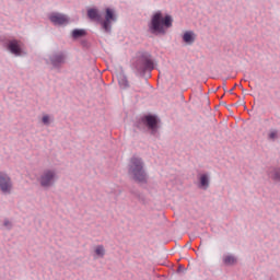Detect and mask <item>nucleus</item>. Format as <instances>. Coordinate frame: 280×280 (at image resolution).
Masks as SVG:
<instances>
[{
    "instance_id": "19",
    "label": "nucleus",
    "mask_w": 280,
    "mask_h": 280,
    "mask_svg": "<svg viewBox=\"0 0 280 280\" xmlns=\"http://www.w3.org/2000/svg\"><path fill=\"white\" fill-rule=\"evenodd\" d=\"M88 16L89 19H92V21H100V13L96 9L88 10Z\"/></svg>"
},
{
    "instance_id": "13",
    "label": "nucleus",
    "mask_w": 280,
    "mask_h": 280,
    "mask_svg": "<svg viewBox=\"0 0 280 280\" xmlns=\"http://www.w3.org/2000/svg\"><path fill=\"white\" fill-rule=\"evenodd\" d=\"M86 36V31L84 28H75L72 31V38L78 40V38H84Z\"/></svg>"
},
{
    "instance_id": "23",
    "label": "nucleus",
    "mask_w": 280,
    "mask_h": 280,
    "mask_svg": "<svg viewBox=\"0 0 280 280\" xmlns=\"http://www.w3.org/2000/svg\"><path fill=\"white\" fill-rule=\"evenodd\" d=\"M177 272L178 273L185 272V267H183V265H179L178 268H177Z\"/></svg>"
},
{
    "instance_id": "17",
    "label": "nucleus",
    "mask_w": 280,
    "mask_h": 280,
    "mask_svg": "<svg viewBox=\"0 0 280 280\" xmlns=\"http://www.w3.org/2000/svg\"><path fill=\"white\" fill-rule=\"evenodd\" d=\"M269 176L273 183H280V168H273L270 171Z\"/></svg>"
},
{
    "instance_id": "20",
    "label": "nucleus",
    "mask_w": 280,
    "mask_h": 280,
    "mask_svg": "<svg viewBox=\"0 0 280 280\" xmlns=\"http://www.w3.org/2000/svg\"><path fill=\"white\" fill-rule=\"evenodd\" d=\"M51 121H54V119H51L49 115H44L42 117V124H44V126H50Z\"/></svg>"
},
{
    "instance_id": "7",
    "label": "nucleus",
    "mask_w": 280,
    "mask_h": 280,
    "mask_svg": "<svg viewBox=\"0 0 280 280\" xmlns=\"http://www.w3.org/2000/svg\"><path fill=\"white\" fill-rule=\"evenodd\" d=\"M49 62L52 69H62L63 65H67V52L55 51L49 55Z\"/></svg>"
},
{
    "instance_id": "21",
    "label": "nucleus",
    "mask_w": 280,
    "mask_h": 280,
    "mask_svg": "<svg viewBox=\"0 0 280 280\" xmlns=\"http://www.w3.org/2000/svg\"><path fill=\"white\" fill-rule=\"evenodd\" d=\"M3 226L7 229V231H12V229L14 228V223H12V221H10L9 219H4Z\"/></svg>"
},
{
    "instance_id": "8",
    "label": "nucleus",
    "mask_w": 280,
    "mask_h": 280,
    "mask_svg": "<svg viewBox=\"0 0 280 280\" xmlns=\"http://www.w3.org/2000/svg\"><path fill=\"white\" fill-rule=\"evenodd\" d=\"M0 189L2 194H10L12 191V179L4 173H0Z\"/></svg>"
},
{
    "instance_id": "22",
    "label": "nucleus",
    "mask_w": 280,
    "mask_h": 280,
    "mask_svg": "<svg viewBox=\"0 0 280 280\" xmlns=\"http://www.w3.org/2000/svg\"><path fill=\"white\" fill-rule=\"evenodd\" d=\"M131 194H133V196L138 198V200H143V195H141L139 191H131Z\"/></svg>"
},
{
    "instance_id": "4",
    "label": "nucleus",
    "mask_w": 280,
    "mask_h": 280,
    "mask_svg": "<svg viewBox=\"0 0 280 280\" xmlns=\"http://www.w3.org/2000/svg\"><path fill=\"white\" fill-rule=\"evenodd\" d=\"M132 69L137 75H145L148 71H154V60L150 52H140L132 63Z\"/></svg>"
},
{
    "instance_id": "9",
    "label": "nucleus",
    "mask_w": 280,
    "mask_h": 280,
    "mask_svg": "<svg viewBox=\"0 0 280 280\" xmlns=\"http://www.w3.org/2000/svg\"><path fill=\"white\" fill-rule=\"evenodd\" d=\"M50 23L55 25H68L69 24V18L62 13H51L49 15Z\"/></svg>"
},
{
    "instance_id": "3",
    "label": "nucleus",
    "mask_w": 280,
    "mask_h": 280,
    "mask_svg": "<svg viewBox=\"0 0 280 280\" xmlns=\"http://www.w3.org/2000/svg\"><path fill=\"white\" fill-rule=\"evenodd\" d=\"M128 174L135 183H138L139 185L148 184V173L145 172V164L141 158L132 156L130 159Z\"/></svg>"
},
{
    "instance_id": "15",
    "label": "nucleus",
    "mask_w": 280,
    "mask_h": 280,
    "mask_svg": "<svg viewBox=\"0 0 280 280\" xmlns=\"http://www.w3.org/2000/svg\"><path fill=\"white\" fill-rule=\"evenodd\" d=\"M223 264L225 266H233L234 264H237V258L233 255H225L223 256Z\"/></svg>"
},
{
    "instance_id": "10",
    "label": "nucleus",
    "mask_w": 280,
    "mask_h": 280,
    "mask_svg": "<svg viewBox=\"0 0 280 280\" xmlns=\"http://www.w3.org/2000/svg\"><path fill=\"white\" fill-rule=\"evenodd\" d=\"M8 49L13 56H23V48H21V44H19V40L16 39L9 40Z\"/></svg>"
},
{
    "instance_id": "11",
    "label": "nucleus",
    "mask_w": 280,
    "mask_h": 280,
    "mask_svg": "<svg viewBox=\"0 0 280 280\" xmlns=\"http://www.w3.org/2000/svg\"><path fill=\"white\" fill-rule=\"evenodd\" d=\"M210 183H211V180L209 178V174L208 173L201 174L199 176V189L207 190V188L209 187Z\"/></svg>"
},
{
    "instance_id": "16",
    "label": "nucleus",
    "mask_w": 280,
    "mask_h": 280,
    "mask_svg": "<svg viewBox=\"0 0 280 280\" xmlns=\"http://www.w3.org/2000/svg\"><path fill=\"white\" fill-rule=\"evenodd\" d=\"M268 141H277V139H280V132L278 129H270L269 133L267 136Z\"/></svg>"
},
{
    "instance_id": "2",
    "label": "nucleus",
    "mask_w": 280,
    "mask_h": 280,
    "mask_svg": "<svg viewBox=\"0 0 280 280\" xmlns=\"http://www.w3.org/2000/svg\"><path fill=\"white\" fill-rule=\"evenodd\" d=\"M133 126L138 130H141V132H150L152 137H156L159 130H161V118L152 114L144 115L137 118Z\"/></svg>"
},
{
    "instance_id": "5",
    "label": "nucleus",
    "mask_w": 280,
    "mask_h": 280,
    "mask_svg": "<svg viewBox=\"0 0 280 280\" xmlns=\"http://www.w3.org/2000/svg\"><path fill=\"white\" fill-rule=\"evenodd\" d=\"M57 182L58 172L54 168L44 170L37 178V183L43 189H51Z\"/></svg>"
},
{
    "instance_id": "18",
    "label": "nucleus",
    "mask_w": 280,
    "mask_h": 280,
    "mask_svg": "<svg viewBox=\"0 0 280 280\" xmlns=\"http://www.w3.org/2000/svg\"><path fill=\"white\" fill-rule=\"evenodd\" d=\"M94 253L96 257L103 259V257L106 255V248H104V245H97L94 249Z\"/></svg>"
},
{
    "instance_id": "1",
    "label": "nucleus",
    "mask_w": 280,
    "mask_h": 280,
    "mask_svg": "<svg viewBox=\"0 0 280 280\" xmlns=\"http://www.w3.org/2000/svg\"><path fill=\"white\" fill-rule=\"evenodd\" d=\"M174 19L172 15L166 14L163 18V13L158 11L151 18V22L149 23V31L151 34H154V36H165V34H167V30L172 27Z\"/></svg>"
},
{
    "instance_id": "14",
    "label": "nucleus",
    "mask_w": 280,
    "mask_h": 280,
    "mask_svg": "<svg viewBox=\"0 0 280 280\" xmlns=\"http://www.w3.org/2000/svg\"><path fill=\"white\" fill-rule=\"evenodd\" d=\"M118 84L121 89H128L130 86V83H128V77L120 73L118 75Z\"/></svg>"
},
{
    "instance_id": "12",
    "label": "nucleus",
    "mask_w": 280,
    "mask_h": 280,
    "mask_svg": "<svg viewBox=\"0 0 280 280\" xmlns=\"http://www.w3.org/2000/svg\"><path fill=\"white\" fill-rule=\"evenodd\" d=\"M183 40L186 43V45H194L196 43V34L194 31H187L183 35Z\"/></svg>"
},
{
    "instance_id": "6",
    "label": "nucleus",
    "mask_w": 280,
    "mask_h": 280,
    "mask_svg": "<svg viewBox=\"0 0 280 280\" xmlns=\"http://www.w3.org/2000/svg\"><path fill=\"white\" fill-rule=\"evenodd\" d=\"M113 23H117V15H115L113 9H106L105 20L101 22L102 30H104L106 34H110L113 31Z\"/></svg>"
},
{
    "instance_id": "24",
    "label": "nucleus",
    "mask_w": 280,
    "mask_h": 280,
    "mask_svg": "<svg viewBox=\"0 0 280 280\" xmlns=\"http://www.w3.org/2000/svg\"><path fill=\"white\" fill-rule=\"evenodd\" d=\"M234 89H235V88L231 89V90H230V93H233Z\"/></svg>"
}]
</instances>
